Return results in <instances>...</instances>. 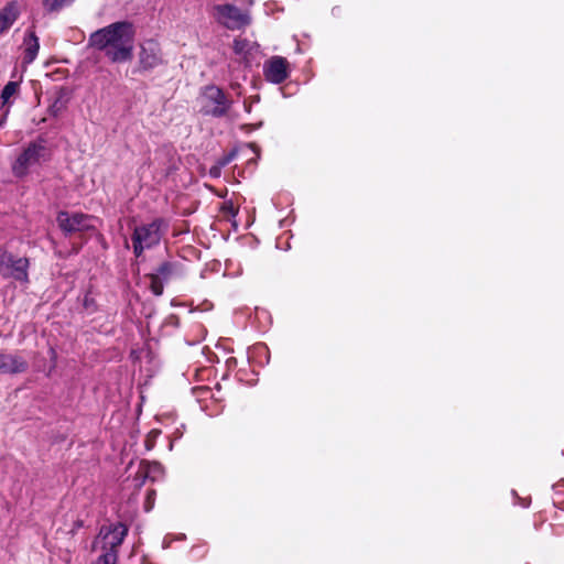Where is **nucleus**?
<instances>
[{
  "instance_id": "nucleus-1",
  "label": "nucleus",
  "mask_w": 564,
  "mask_h": 564,
  "mask_svg": "<svg viewBox=\"0 0 564 564\" xmlns=\"http://www.w3.org/2000/svg\"><path fill=\"white\" fill-rule=\"evenodd\" d=\"M135 31L132 23L120 21L91 33L89 45L113 63L130 61L133 54Z\"/></svg>"
},
{
  "instance_id": "nucleus-2",
  "label": "nucleus",
  "mask_w": 564,
  "mask_h": 564,
  "mask_svg": "<svg viewBox=\"0 0 564 564\" xmlns=\"http://www.w3.org/2000/svg\"><path fill=\"white\" fill-rule=\"evenodd\" d=\"M128 529L122 523L104 527L97 538L96 544L100 545L104 553L99 556L96 564H117V547L122 543Z\"/></svg>"
},
{
  "instance_id": "nucleus-3",
  "label": "nucleus",
  "mask_w": 564,
  "mask_h": 564,
  "mask_svg": "<svg viewBox=\"0 0 564 564\" xmlns=\"http://www.w3.org/2000/svg\"><path fill=\"white\" fill-rule=\"evenodd\" d=\"M163 231L164 223L161 219H155L150 224L135 227L132 236L135 256L139 257L145 249L156 246L162 238Z\"/></svg>"
},
{
  "instance_id": "nucleus-4",
  "label": "nucleus",
  "mask_w": 564,
  "mask_h": 564,
  "mask_svg": "<svg viewBox=\"0 0 564 564\" xmlns=\"http://www.w3.org/2000/svg\"><path fill=\"white\" fill-rule=\"evenodd\" d=\"M200 111L214 117L224 116L230 107V101L217 86H207L198 97Z\"/></svg>"
},
{
  "instance_id": "nucleus-5",
  "label": "nucleus",
  "mask_w": 564,
  "mask_h": 564,
  "mask_svg": "<svg viewBox=\"0 0 564 564\" xmlns=\"http://www.w3.org/2000/svg\"><path fill=\"white\" fill-rule=\"evenodd\" d=\"M29 260L0 249V275L4 279L26 283L29 281Z\"/></svg>"
},
{
  "instance_id": "nucleus-6",
  "label": "nucleus",
  "mask_w": 564,
  "mask_h": 564,
  "mask_svg": "<svg viewBox=\"0 0 564 564\" xmlns=\"http://www.w3.org/2000/svg\"><path fill=\"white\" fill-rule=\"evenodd\" d=\"M57 224L58 227L65 234H73L79 231H88L95 229V219L90 216L77 214V213H68L61 212L57 215Z\"/></svg>"
},
{
  "instance_id": "nucleus-7",
  "label": "nucleus",
  "mask_w": 564,
  "mask_h": 564,
  "mask_svg": "<svg viewBox=\"0 0 564 564\" xmlns=\"http://www.w3.org/2000/svg\"><path fill=\"white\" fill-rule=\"evenodd\" d=\"M216 12L219 22L231 30L241 29L250 23L249 15L232 4L217 6Z\"/></svg>"
},
{
  "instance_id": "nucleus-8",
  "label": "nucleus",
  "mask_w": 564,
  "mask_h": 564,
  "mask_svg": "<svg viewBox=\"0 0 564 564\" xmlns=\"http://www.w3.org/2000/svg\"><path fill=\"white\" fill-rule=\"evenodd\" d=\"M44 147L39 144H30L17 159L12 166L15 176L22 177L28 174L30 167L37 164L44 155Z\"/></svg>"
},
{
  "instance_id": "nucleus-9",
  "label": "nucleus",
  "mask_w": 564,
  "mask_h": 564,
  "mask_svg": "<svg viewBox=\"0 0 564 564\" xmlns=\"http://www.w3.org/2000/svg\"><path fill=\"white\" fill-rule=\"evenodd\" d=\"M263 72L269 82L280 84L289 76L288 61L281 56H273L264 63Z\"/></svg>"
},
{
  "instance_id": "nucleus-10",
  "label": "nucleus",
  "mask_w": 564,
  "mask_h": 564,
  "mask_svg": "<svg viewBox=\"0 0 564 564\" xmlns=\"http://www.w3.org/2000/svg\"><path fill=\"white\" fill-rule=\"evenodd\" d=\"M140 63L144 68H153L161 63L159 45L153 41H148L141 45Z\"/></svg>"
},
{
  "instance_id": "nucleus-11",
  "label": "nucleus",
  "mask_w": 564,
  "mask_h": 564,
  "mask_svg": "<svg viewBox=\"0 0 564 564\" xmlns=\"http://www.w3.org/2000/svg\"><path fill=\"white\" fill-rule=\"evenodd\" d=\"M28 364L18 355L0 354V373H20L25 371Z\"/></svg>"
},
{
  "instance_id": "nucleus-12",
  "label": "nucleus",
  "mask_w": 564,
  "mask_h": 564,
  "mask_svg": "<svg viewBox=\"0 0 564 564\" xmlns=\"http://www.w3.org/2000/svg\"><path fill=\"white\" fill-rule=\"evenodd\" d=\"M19 8L15 2L8 3L0 11V35L6 32L18 19L19 17Z\"/></svg>"
},
{
  "instance_id": "nucleus-13",
  "label": "nucleus",
  "mask_w": 564,
  "mask_h": 564,
  "mask_svg": "<svg viewBox=\"0 0 564 564\" xmlns=\"http://www.w3.org/2000/svg\"><path fill=\"white\" fill-rule=\"evenodd\" d=\"M23 47V62L25 64H31L35 59L40 48L39 39L34 34V32H29L26 34V36L24 37Z\"/></svg>"
},
{
  "instance_id": "nucleus-14",
  "label": "nucleus",
  "mask_w": 564,
  "mask_h": 564,
  "mask_svg": "<svg viewBox=\"0 0 564 564\" xmlns=\"http://www.w3.org/2000/svg\"><path fill=\"white\" fill-rule=\"evenodd\" d=\"M19 91V84L17 82H9L2 89L1 100L3 106H8L11 102V98L17 96Z\"/></svg>"
},
{
  "instance_id": "nucleus-15",
  "label": "nucleus",
  "mask_w": 564,
  "mask_h": 564,
  "mask_svg": "<svg viewBox=\"0 0 564 564\" xmlns=\"http://www.w3.org/2000/svg\"><path fill=\"white\" fill-rule=\"evenodd\" d=\"M142 473L144 477L155 480L163 469L159 463H142Z\"/></svg>"
},
{
  "instance_id": "nucleus-16",
  "label": "nucleus",
  "mask_w": 564,
  "mask_h": 564,
  "mask_svg": "<svg viewBox=\"0 0 564 564\" xmlns=\"http://www.w3.org/2000/svg\"><path fill=\"white\" fill-rule=\"evenodd\" d=\"M74 0H43V6L48 11H57L65 6H68Z\"/></svg>"
},
{
  "instance_id": "nucleus-17",
  "label": "nucleus",
  "mask_w": 564,
  "mask_h": 564,
  "mask_svg": "<svg viewBox=\"0 0 564 564\" xmlns=\"http://www.w3.org/2000/svg\"><path fill=\"white\" fill-rule=\"evenodd\" d=\"M150 289L155 295H161L163 293V282L158 274L150 275Z\"/></svg>"
},
{
  "instance_id": "nucleus-18",
  "label": "nucleus",
  "mask_w": 564,
  "mask_h": 564,
  "mask_svg": "<svg viewBox=\"0 0 564 564\" xmlns=\"http://www.w3.org/2000/svg\"><path fill=\"white\" fill-rule=\"evenodd\" d=\"M248 45L249 44H248V42L246 40L237 39L234 42V51L237 54H243L246 52Z\"/></svg>"
},
{
  "instance_id": "nucleus-19",
  "label": "nucleus",
  "mask_w": 564,
  "mask_h": 564,
  "mask_svg": "<svg viewBox=\"0 0 564 564\" xmlns=\"http://www.w3.org/2000/svg\"><path fill=\"white\" fill-rule=\"evenodd\" d=\"M171 272V265L169 263H163L160 265V268L158 269V275L161 278V276H164L166 278Z\"/></svg>"
},
{
  "instance_id": "nucleus-20",
  "label": "nucleus",
  "mask_w": 564,
  "mask_h": 564,
  "mask_svg": "<svg viewBox=\"0 0 564 564\" xmlns=\"http://www.w3.org/2000/svg\"><path fill=\"white\" fill-rule=\"evenodd\" d=\"M8 113L9 107L2 105V107H0V127L4 123Z\"/></svg>"
},
{
  "instance_id": "nucleus-21",
  "label": "nucleus",
  "mask_w": 564,
  "mask_h": 564,
  "mask_svg": "<svg viewBox=\"0 0 564 564\" xmlns=\"http://www.w3.org/2000/svg\"><path fill=\"white\" fill-rule=\"evenodd\" d=\"M243 106L247 112L251 111V105L247 100H245Z\"/></svg>"
},
{
  "instance_id": "nucleus-22",
  "label": "nucleus",
  "mask_w": 564,
  "mask_h": 564,
  "mask_svg": "<svg viewBox=\"0 0 564 564\" xmlns=\"http://www.w3.org/2000/svg\"><path fill=\"white\" fill-rule=\"evenodd\" d=\"M147 499H148V503H149V505H152V500H153V492H150V494L148 495V498H147Z\"/></svg>"
}]
</instances>
